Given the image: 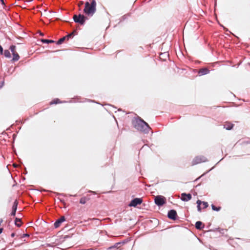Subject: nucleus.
<instances>
[{"instance_id": "nucleus-22", "label": "nucleus", "mask_w": 250, "mask_h": 250, "mask_svg": "<svg viewBox=\"0 0 250 250\" xmlns=\"http://www.w3.org/2000/svg\"><path fill=\"white\" fill-rule=\"evenodd\" d=\"M66 37H63L61 39H60L58 41H57V44H62L64 41L66 39Z\"/></svg>"}, {"instance_id": "nucleus-21", "label": "nucleus", "mask_w": 250, "mask_h": 250, "mask_svg": "<svg viewBox=\"0 0 250 250\" xmlns=\"http://www.w3.org/2000/svg\"><path fill=\"white\" fill-rule=\"evenodd\" d=\"M87 199H89V198H88V196L82 198L80 200V203H81V204L85 203L88 201V200H87Z\"/></svg>"}, {"instance_id": "nucleus-14", "label": "nucleus", "mask_w": 250, "mask_h": 250, "mask_svg": "<svg viewBox=\"0 0 250 250\" xmlns=\"http://www.w3.org/2000/svg\"><path fill=\"white\" fill-rule=\"evenodd\" d=\"M68 204H59L58 208L62 210V211H66V209L68 208Z\"/></svg>"}, {"instance_id": "nucleus-5", "label": "nucleus", "mask_w": 250, "mask_h": 250, "mask_svg": "<svg viewBox=\"0 0 250 250\" xmlns=\"http://www.w3.org/2000/svg\"><path fill=\"white\" fill-rule=\"evenodd\" d=\"M167 217L170 219L176 220L178 217L176 211L174 209L170 210L168 212Z\"/></svg>"}, {"instance_id": "nucleus-7", "label": "nucleus", "mask_w": 250, "mask_h": 250, "mask_svg": "<svg viewBox=\"0 0 250 250\" xmlns=\"http://www.w3.org/2000/svg\"><path fill=\"white\" fill-rule=\"evenodd\" d=\"M65 219L64 216H62L60 218L56 220V221L54 224V226L55 228H57L59 227L61 224L65 221Z\"/></svg>"}, {"instance_id": "nucleus-34", "label": "nucleus", "mask_w": 250, "mask_h": 250, "mask_svg": "<svg viewBox=\"0 0 250 250\" xmlns=\"http://www.w3.org/2000/svg\"><path fill=\"white\" fill-rule=\"evenodd\" d=\"M16 202H17V200H16V201L14 202V204H16Z\"/></svg>"}, {"instance_id": "nucleus-16", "label": "nucleus", "mask_w": 250, "mask_h": 250, "mask_svg": "<svg viewBox=\"0 0 250 250\" xmlns=\"http://www.w3.org/2000/svg\"><path fill=\"white\" fill-rule=\"evenodd\" d=\"M15 224L18 227L21 226V219L16 218L15 220Z\"/></svg>"}, {"instance_id": "nucleus-10", "label": "nucleus", "mask_w": 250, "mask_h": 250, "mask_svg": "<svg viewBox=\"0 0 250 250\" xmlns=\"http://www.w3.org/2000/svg\"><path fill=\"white\" fill-rule=\"evenodd\" d=\"M209 71L208 69H207L206 68H202V69H200V70L199 71V74L200 75H204L208 74L209 73Z\"/></svg>"}, {"instance_id": "nucleus-13", "label": "nucleus", "mask_w": 250, "mask_h": 250, "mask_svg": "<svg viewBox=\"0 0 250 250\" xmlns=\"http://www.w3.org/2000/svg\"><path fill=\"white\" fill-rule=\"evenodd\" d=\"M144 200L142 198H136L132 200L130 203H142Z\"/></svg>"}, {"instance_id": "nucleus-25", "label": "nucleus", "mask_w": 250, "mask_h": 250, "mask_svg": "<svg viewBox=\"0 0 250 250\" xmlns=\"http://www.w3.org/2000/svg\"><path fill=\"white\" fill-rule=\"evenodd\" d=\"M10 49L11 52H12V53L16 52L15 46H14V45L11 46Z\"/></svg>"}, {"instance_id": "nucleus-20", "label": "nucleus", "mask_w": 250, "mask_h": 250, "mask_svg": "<svg viewBox=\"0 0 250 250\" xmlns=\"http://www.w3.org/2000/svg\"><path fill=\"white\" fill-rule=\"evenodd\" d=\"M212 209L215 211H219L221 209V207L219 206H216L214 204H211Z\"/></svg>"}, {"instance_id": "nucleus-28", "label": "nucleus", "mask_w": 250, "mask_h": 250, "mask_svg": "<svg viewBox=\"0 0 250 250\" xmlns=\"http://www.w3.org/2000/svg\"><path fill=\"white\" fill-rule=\"evenodd\" d=\"M83 1H80L78 3V6L81 7L82 5H83Z\"/></svg>"}, {"instance_id": "nucleus-26", "label": "nucleus", "mask_w": 250, "mask_h": 250, "mask_svg": "<svg viewBox=\"0 0 250 250\" xmlns=\"http://www.w3.org/2000/svg\"><path fill=\"white\" fill-rule=\"evenodd\" d=\"M141 204H128V206L129 207H134L135 208H140V207H139V206L141 205Z\"/></svg>"}, {"instance_id": "nucleus-11", "label": "nucleus", "mask_w": 250, "mask_h": 250, "mask_svg": "<svg viewBox=\"0 0 250 250\" xmlns=\"http://www.w3.org/2000/svg\"><path fill=\"white\" fill-rule=\"evenodd\" d=\"M204 227V225L201 221H197L195 224V227L198 229H201Z\"/></svg>"}, {"instance_id": "nucleus-1", "label": "nucleus", "mask_w": 250, "mask_h": 250, "mask_svg": "<svg viewBox=\"0 0 250 250\" xmlns=\"http://www.w3.org/2000/svg\"><path fill=\"white\" fill-rule=\"evenodd\" d=\"M96 4L95 0H92L91 3L86 2L83 10L84 13L88 16H92L96 11Z\"/></svg>"}, {"instance_id": "nucleus-33", "label": "nucleus", "mask_w": 250, "mask_h": 250, "mask_svg": "<svg viewBox=\"0 0 250 250\" xmlns=\"http://www.w3.org/2000/svg\"><path fill=\"white\" fill-rule=\"evenodd\" d=\"M0 0V1L1 2V3H2V4H4V1H3V0Z\"/></svg>"}, {"instance_id": "nucleus-23", "label": "nucleus", "mask_w": 250, "mask_h": 250, "mask_svg": "<svg viewBox=\"0 0 250 250\" xmlns=\"http://www.w3.org/2000/svg\"><path fill=\"white\" fill-rule=\"evenodd\" d=\"M42 42L43 43H49L54 42V41H53V40H46V39H42Z\"/></svg>"}, {"instance_id": "nucleus-3", "label": "nucleus", "mask_w": 250, "mask_h": 250, "mask_svg": "<svg viewBox=\"0 0 250 250\" xmlns=\"http://www.w3.org/2000/svg\"><path fill=\"white\" fill-rule=\"evenodd\" d=\"M74 21L80 24L81 25H83L85 23V20L87 18L83 15L79 14V15H74L73 17Z\"/></svg>"}, {"instance_id": "nucleus-27", "label": "nucleus", "mask_w": 250, "mask_h": 250, "mask_svg": "<svg viewBox=\"0 0 250 250\" xmlns=\"http://www.w3.org/2000/svg\"><path fill=\"white\" fill-rule=\"evenodd\" d=\"M197 204H198V203H207V202H204V201H201V200H198L197 201H196V203Z\"/></svg>"}, {"instance_id": "nucleus-32", "label": "nucleus", "mask_w": 250, "mask_h": 250, "mask_svg": "<svg viewBox=\"0 0 250 250\" xmlns=\"http://www.w3.org/2000/svg\"><path fill=\"white\" fill-rule=\"evenodd\" d=\"M163 55H167V54H165V53H161L160 55V58L161 57V56Z\"/></svg>"}, {"instance_id": "nucleus-17", "label": "nucleus", "mask_w": 250, "mask_h": 250, "mask_svg": "<svg viewBox=\"0 0 250 250\" xmlns=\"http://www.w3.org/2000/svg\"><path fill=\"white\" fill-rule=\"evenodd\" d=\"M17 209V204H15L12 207V210L11 213V215H12V216L15 215Z\"/></svg>"}, {"instance_id": "nucleus-30", "label": "nucleus", "mask_w": 250, "mask_h": 250, "mask_svg": "<svg viewBox=\"0 0 250 250\" xmlns=\"http://www.w3.org/2000/svg\"><path fill=\"white\" fill-rule=\"evenodd\" d=\"M2 230H3V229L2 228H0V234H1L2 233Z\"/></svg>"}, {"instance_id": "nucleus-2", "label": "nucleus", "mask_w": 250, "mask_h": 250, "mask_svg": "<svg viewBox=\"0 0 250 250\" xmlns=\"http://www.w3.org/2000/svg\"><path fill=\"white\" fill-rule=\"evenodd\" d=\"M134 126L137 130L145 133H148L150 129L149 125L141 119L136 121Z\"/></svg>"}, {"instance_id": "nucleus-31", "label": "nucleus", "mask_w": 250, "mask_h": 250, "mask_svg": "<svg viewBox=\"0 0 250 250\" xmlns=\"http://www.w3.org/2000/svg\"><path fill=\"white\" fill-rule=\"evenodd\" d=\"M11 237H13L15 236V233H12L11 235Z\"/></svg>"}, {"instance_id": "nucleus-4", "label": "nucleus", "mask_w": 250, "mask_h": 250, "mask_svg": "<svg viewBox=\"0 0 250 250\" xmlns=\"http://www.w3.org/2000/svg\"><path fill=\"white\" fill-rule=\"evenodd\" d=\"M207 161V158L203 156H198L195 157L192 161V165H197L202 162Z\"/></svg>"}, {"instance_id": "nucleus-8", "label": "nucleus", "mask_w": 250, "mask_h": 250, "mask_svg": "<svg viewBox=\"0 0 250 250\" xmlns=\"http://www.w3.org/2000/svg\"><path fill=\"white\" fill-rule=\"evenodd\" d=\"M191 198V195L189 193L186 194V193H182L181 194V199L182 201L185 202H187L190 200Z\"/></svg>"}, {"instance_id": "nucleus-19", "label": "nucleus", "mask_w": 250, "mask_h": 250, "mask_svg": "<svg viewBox=\"0 0 250 250\" xmlns=\"http://www.w3.org/2000/svg\"><path fill=\"white\" fill-rule=\"evenodd\" d=\"M4 55L5 57L10 58L11 57V53L8 50H5L4 52Z\"/></svg>"}, {"instance_id": "nucleus-24", "label": "nucleus", "mask_w": 250, "mask_h": 250, "mask_svg": "<svg viewBox=\"0 0 250 250\" xmlns=\"http://www.w3.org/2000/svg\"><path fill=\"white\" fill-rule=\"evenodd\" d=\"M76 32L75 30L73 31V32H72L71 33L67 35V36H66V38L67 40H68L69 38L72 37L74 36V33Z\"/></svg>"}, {"instance_id": "nucleus-6", "label": "nucleus", "mask_w": 250, "mask_h": 250, "mask_svg": "<svg viewBox=\"0 0 250 250\" xmlns=\"http://www.w3.org/2000/svg\"><path fill=\"white\" fill-rule=\"evenodd\" d=\"M154 201L155 203H166L167 201L165 197L158 195L155 197Z\"/></svg>"}, {"instance_id": "nucleus-35", "label": "nucleus", "mask_w": 250, "mask_h": 250, "mask_svg": "<svg viewBox=\"0 0 250 250\" xmlns=\"http://www.w3.org/2000/svg\"><path fill=\"white\" fill-rule=\"evenodd\" d=\"M158 205H163V204H158Z\"/></svg>"}, {"instance_id": "nucleus-9", "label": "nucleus", "mask_w": 250, "mask_h": 250, "mask_svg": "<svg viewBox=\"0 0 250 250\" xmlns=\"http://www.w3.org/2000/svg\"><path fill=\"white\" fill-rule=\"evenodd\" d=\"M208 204H198L197 209L199 212H201L202 210L205 209L208 207Z\"/></svg>"}, {"instance_id": "nucleus-18", "label": "nucleus", "mask_w": 250, "mask_h": 250, "mask_svg": "<svg viewBox=\"0 0 250 250\" xmlns=\"http://www.w3.org/2000/svg\"><path fill=\"white\" fill-rule=\"evenodd\" d=\"M62 102L59 99H55L50 102V104L52 105L53 104H60Z\"/></svg>"}, {"instance_id": "nucleus-36", "label": "nucleus", "mask_w": 250, "mask_h": 250, "mask_svg": "<svg viewBox=\"0 0 250 250\" xmlns=\"http://www.w3.org/2000/svg\"><path fill=\"white\" fill-rule=\"evenodd\" d=\"M25 236H28V235H27V234H25Z\"/></svg>"}, {"instance_id": "nucleus-15", "label": "nucleus", "mask_w": 250, "mask_h": 250, "mask_svg": "<svg viewBox=\"0 0 250 250\" xmlns=\"http://www.w3.org/2000/svg\"><path fill=\"white\" fill-rule=\"evenodd\" d=\"M12 54H13V59H12V61L13 62H15V61L19 60V59H20V56H19V54L17 52L13 53Z\"/></svg>"}, {"instance_id": "nucleus-12", "label": "nucleus", "mask_w": 250, "mask_h": 250, "mask_svg": "<svg viewBox=\"0 0 250 250\" xmlns=\"http://www.w3.org/2000/svg\"><path fill=\"white\" fill-rule=\"evenodd\" d=\"M234 126V125L230 123H226L224 125V127L227 130L231 129Z\"/></svg>"}, {"instance_id": "nucleus-29", "label": "nucleus", "mask_w": 250, "mask_h": 250, "mask_svg": "<svg viewBox=\"0 0 250 250\" xmlns=\"http://www.w3.org/2000/svg\"><path fill=\"white\" fill-rule=\"evenodd\" d=\"M0 53L2 54L3 53V49L1 45H0Z\"/></svg>"}]
</instances>
